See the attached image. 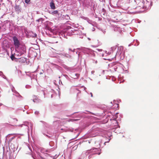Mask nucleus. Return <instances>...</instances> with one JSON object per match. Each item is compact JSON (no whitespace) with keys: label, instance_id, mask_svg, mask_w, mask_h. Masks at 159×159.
<instances>
[{"label":"nucleus","instance_id":"nucleus-1","mask_svg":"<svg viewBox=\"0 0 159 159\" xmlns=\"http://www.w3.org/2000/svg\"><path fill=\"white\" fill-rule=\"evenodd\" d=\"M12 40L16 51L15 56H19L24 54L26 52V49L25 46L22 45L20 40L16 36L12 37Z\"/></svg>","mask_w":159,"mask_h":159},{"label":"nucleus","instance_id":"nucleus-2","mask_svg":"<svg viewBox=\"0 0 159 159\" xmlns=\"http://www.w3.org/2000/svg\"><path fill=\"white\" fill-rule=\"evenodd\" d=\"M110 52L107 53L110 55L111 54H113L115 55L114 57H117L119 58L123 59L124 57V52L123 51V46L118 47L116 45L112 47L111 48Z\"/></svg>","mask_w":159,"mask_h":159},{"label":"nucleus","instance_id":"nucleus-3","mask_svg":"<svg viewBox=\"0 0 159 159\" xmlns=\"http://www.w3.org/2000/svg\"><path fill=\"white\" fill-rule=\"evenodd\" d=\"M138 3L137 6L134 8L135 9L140 10L142 9H143L144 10H148L150 9L152 5L151 2H148L147 0H146L144 3L143 1L142 2L140 0H138Z\"/></svg>","mask_w":159,"mask_h":159},{"label":"nucleus","instance_id":"nucleus-4","mask_svg":"<svg viewBox=\"0 0 159 159\" xmlns=\"http://www.w3.org/2000/svg\"><path fill=\"white\" fill-rule=\"evenodd\" d=\"M98 144L99 146H97L98 147V148H93L90 150H89L87 151L85 154L86 155H88L89 153H91L88 157L89 159H90L91 158L93 155L95 154L100 155L101 154V152H98L101 150L99 148L100 147V143H98Z\"/></svg>","mask_w":159,"mask_h":159},{"label":"nucleus","instance_id":"nucleus-5","mask_svg":"<svg viewBox=\"0 0 159 159\" xmlns=\"http://www.w3.org/2000/svg\"><path fill=\"white\" fill-rule=\"evenodd\" d=\"M77 32V30L73 29V30H71V31H69L67 32H65L61 33L59 37L61 38V36L62 37L68 39V36H71L74 34H78Z\"/></svg>","mask_w":159,"mask_h":159},{"label":"nucleus","instance_id":"nucleus-6","mask_svg":"<svg viewBox=\"0 0 159 159\" xmlns=\"http://www.w3.org/2000/svg\"><path fill=\"white\" fill-rule=\"evenodd\" d=\"M116 4L117 7H120L123 9L126 10L129 8L128 3H124L123 0H119Z\"/></svg>","mask_w":159,"mask_h":159},{"label":"nucleus","instance_id":"nucleus-7","mask_svg":"<svg viewBox=\"0 0 159 159\" xmlns=\"http://www.w3.org/2000/svg\"><path fill=\"white\" fill-rule=\"evenodd\" d=\"M23 123L24 124L19 125V126L22 127L23 125L25 126L28 129V132L30 130H31V131H32L33 124L32 123L27 121H24Z\"/></svg>","mask_w":159,"mask_h":159},{"label":"nucleus","instance_id":"nucleus-8","mask_svg":"<svg viewBox=\"0 0 159 159\" xmlns=\"http://www.w3.org/2000/svg\"><path fill=\"white\" fill-rule=\"evenodd\" d=\"M77 49L80 50L84 53L85 54L88 55L87 56L88 57L90 56V55L91 54L93 53L92 51L90 49L87 48L81 47L78 48Z\"/></svg>","mask_w":159,"mask_h":159},{"label":"nucleus","instance_id":"nucleus-9","mask_svg":"<svg viewBox=\"0 0 159 159\" xmlns=\"http://www.w3.org/2000/svg\"><path fill=\"white\" fill-rule=\"evenodd\" d=\"M109 4L111 6L114 8L117 7V3L118 0H109Z\"/></svg>","mask_w":159,"mask_h":159},{"label":"nucleus","instance_id":"nucleus-10","mask_svg":"<svg viewBox=\"0 0 159 159\" xmlns=\"http://www.w3.org/2000/svg\"><path fill=\"white\" fill-rule=\"evenodd\" d=\"M86 112H88L90 114H93V113H92V112L88 111H84L81 112H77V113H79V114L75 116V117L76 118H80L81 117H82L83 116H84V114H86L87 113ZM76 112H75L74 113V114H75V113H76Z\"/></svg>","mask_w":159,"mask_h":159},{"label":"nucleus","instance_id":"nucleus-11","mask_svg":"<svg viewBox=\"0 0 159 159\" xmlns=\"http://www.w3.org/2000/svg\"><path fill=\"white\" fill-rule=\"evenodd\" d=\"M11 90L12 92L13 93V95H15V96L18 97H22L20 94L15 90V89L13 86H12L11 87Z\"/></svg>","mask_w":159,"mask_h":159},{"label":"nucleus","instance_id":"nucleus-12","mask_svg":"<svg viewBox=\"0 0 159 159\" xmlns=\"http://www.w3.org/2000/svg\"><path fill=\"white\" fill-rule=\"evenodd\" d=\"M44 129H43L42 130L41 132L44 135H45L46 136L48 137V138H50L52 136V133H49L48 132H46L44 131Z\"/></svg>","mask_w":159,"mask_h":159},{"label":"nucleus","instance_id":"nucleus-13","mask_svg":"<svg viewBox=\"0 0 159 159\" xmlns=\"http://www.w3.org/2000/svg\"><path fill=\"white\" fill-rule=\"evenodd\" d=\"M20 56H16L17 57L16 59H20L19 61L21 62L22 63H24L25 62H27V60L28 59L26 58L23 57L20 58L19 57Z\"/></svg>","mask_w":159,"mask_h":159},{"label":"nucleus","instance_id":"nucleus-14","mask_svg":"<svg viewBox=\"0 0 159 159\" xmlns=\"http://www.w3.org/2000/svg\"><path fill=\"white\" fill-rule=\"evenodd\" d=\"M62 66L67 70L71 71L73 70V68L72 67H69L65 64H63Z\"/></svg>","mask_w":159,"mask_h":159},{"label":"nucleus","instance_id":"nucleus-15","mask_svg":"<svg viewBox=\"0 0 159 159\" xmlns=\"http://www.w3.org/2000/svg\"><path fill=\"white\" fill-rule=\"evenodd\" d=\"M15 10L17 12L18 14H19L21 11V8L19 5H16L15 7Z\"/></svg>","mask_w":159,"mask_h":159},{"label":"nucleus","instance_id":"nucleus-16","mask_svg":"<svg viewBox=\"0 0 159 159\" xmlns=\"http://www.w3.org/2000/svg\"><path fill=\"white\" fill-rule=\"evenodd\" d=\"M34 99L33 100V101L34 102L38 103L42 102V101L40 99L38 98L36 96H34Z\"/></svg>","mask_w":159,"mask_h":159},{"label":"nucleus","instance_id":"nucleus-17","mask_svg":"<svg viewBox=\"0 0 159 159\" xmlns=\"http://www.w3.org/2000/svg\"><path fill=\"white\" fill-rule=\"evenodd\" d=\"M49 145L51 147H53V148H56V144H55L54 142L51 141L50 142Z\"/></svg>","mask_w":159,"mask_h":159},{"label":"nucleus","instance_id":"nucleus-18","mask_svg":"<svg viewBox=\"0 0 159 159\" xmlns=\"http://www.w3.org/2000/svg\"><path fill=\"white\" fill-rule=\"evenodd\" d=\"M111 67H112L111 70H114L115 71H117V69L119 68V66H118V64H116V65H114V66H112Z\"/></svg>","mask_w":159,"mask_h":159},{"label":"nucleus","instance_id":"nucleus-19","mask_svg":"<svg viewBox=\"0 0 159 159\" xmlns=\"http://www.w3.org/2000/svg\"><path fill=\"white\" fill-rule=\"evenodd\" d=\"M50 6L51 7V8L53 9H54L56 8V7L55 6L54 3L52 1H51L50 3Z\"/></svg>","mask_w":159,"mask_h":159},{"label":"nucleus","instance_id":"nucleus-20","mask_svg":"<svg viewBox=\"0 0 159 159\" xmlns=\"http://www.w3.org/2000/svg\"><path fill=\"white\" fill-rule=\"evenodd\" d=\"M87 21L89 23L91 24L93 26H95L96 24V23L94 21H93L92 20H89V19Z\"/></svg>","mask_w":159,"mask_h":159},{"label":"nucleus","instance_id":"nucleus-21","mask_svg":"<svg viewBox=\"0 0 159 159\" xmlns=\"http://www.w3.org/2000/svg\"><path fill=\"white\" fill-rule=\"evenodd\" d=\"M80 120V119H69L67 120V121H68V122H70V121L73 122L74 121H76L78 120Z\"/></svg>","mask_w":159,"mask_h":159},{"label":"nucleus","instance_id":"nucleus-22","mask_svg":"<svg viewBox=\"0 0 159 159\" xmlns=\"http://www.w3.org/2000/svg\"><path fill=\"white\" fill-rule=\"evenodd\" d=\"M79 74L77 73H76L75 75H73L72 78L74 79H77L79 76Z\"/></svg>","mask_w":159,"mask_h":159},{"label":"nucleus","instance_id":"nucleus-23","mask_svg":"<svg viewBox=\"0 0 159 159\" xmlns=\"http://www.w3.org/2000/svg\"><path fill=\"white\" fill-rule=\"evenodd\" d=\"M30 35L33 37H36L37 34L35 33H34L33 32L31 31L30 33Z\"/></svg>","mask_w":159,"mask_h":159},{"label":"nucleus","instance_id":"nucleus-24","mask_svg":"<svg viewBox=\"0 0 159 159\" xmlns=\"http://www.w3.org/2000/svg\"><path fill=\"white\" fill-rule=\"evenodd\" d=\"M17 72H18V76L20 78H22L21 76H22L21 71L20 70H18L17 71Z\"/></svg>","mask_w":159,"mask_h":159},{"label":"nucleus","instance_id":"nucleus-25","mask_svg":"<svg viewBox=\"0 0 159 159\" xmlns=\"http://www.w3.org/2000/svg\"><path fill=\"white\" fill-rule=\"evenodd\" d=\"M63 56L67 58H71V56L69 54L67 53H64L63 54Z\"/></svg>","mask_w":159,"mask_h":159},{"label":"nucleus","instance_id":"nucleus-26","mask_svg":"<svg viewBox=\"0 0 159 159\" xmlns=\"http://www.w3.org/2000/svg\"><path fill=\"white\" fill-rule=\"evenodd\" d=\"M40 122H41L44 125V127H48V125L47 124V123H46L45 122H44L43 121H40Z\"/></svg>","mask_w":159,"mask_h":159},{"label":"nucleus","instance_id":"nucleus-27","mask_svg":"<svg viewBox=\"0 0 159 159\" xmlns=\"http://www.w3.org/2000/svg\"><path fill=\"white\" fill-rule=\"evenodd\" d=\"M46 156L47 157V158L46 159H53V158L51 157L49 154L46 153L45 154Z\"/></svg>","mask_w":159,"mask_h":159},{"label":"nucleus","instance_id":"nucleus-28","mask_svg":"<svg viewBox=\"0 0 159 159\" xmlns=\"http://www.w3.org/2000/svg\"><path fill=\"white\" fill-rule=\"evenodd\" d=\"M40 152L42 153H44L45 155L46 156V154L45 153V152H47V151L45 149H43V148H42V149H40Z\"/></svg>","mask_w":159,"mask_h":159},{"label":"nucleus","instance_id":"nucleus-29","mask_svg":"<svg viewBox=\"0 0 159 159\" xmlns=\"http://www.w3.org/2000/svg\"><path fill=\"white\" fill-rule=\"evenodd\" d=\"M17 57L15 56H15L13 55H12L11 56V58L12 60H13L14 59H16Z\"/></svg>","mask_w":159,"mask_h":159},{"label":"nucleus","instance_id":"nucleus-30","mask_svg":"<svg viewBox=\"0 0 159 159\" xmlns=\"http://www.w3.org/2000/svg\"><path fill=\"white\" fill-rule=\"evenodd\" d=\"M58 11L57 10H55L52 12L51 14L53 15H56V14L58 13Z\"/></svg>","mask_w":159,"mask_h":159},{"label":"nucleus","instance_id":"nucleus-31","mask_svg":"<svg viewBox=\"0 0 159 159\" xmlns=\"http://www.w3.org/2000/svg\"><path fill=\"white\" fill-rule=\"evenodd\" d=\"M93 129L92 131L91 132V134H90V135H91L92 137H95V136H96L98 134H93Z\"/></svg>","mask_w":159,"mask_h":159},{"label":"nucleus","instance_id":"nucleus-32","mask_svg":"<svg viewBox=\"0 0 159 159\" xmlns=\"http://www.w3.org/2000/svg\"><path fill=\"white\" fill-rule=\"evenodd\" d=\"M30 0H24V1L25 3L27 4H30Z\"/></svg>","mask_w":159,"mask_h":159},{"label":"nucleus","instance_id":"nucleus-33","mask_svg":"<svg viewBox=\"0 0 159 159\" xmlns=\"http://www.w3.org/2000/svg\"><path fill=\"white\" fill-rule=\"evenodd\" d=\"M104 53H102V57H104L105 55H108V54H106V53H107V51H104Z\"/></svg>","mask_w":159,"mask_h":159},{"label":"nucleus","instance_id":"nucleus-34","mask_svg":"<svg viewBox=\"0 0 159 159\" xmlns=\"http://www.w3.org/2000/svg\"><path fill=\"white\" fill-rule=\"evenodd\" d=\"M63 75L64 76V77H65L67 80H69V79L70 78L67 75H66V74H64V75Z\"/></svg>","mask_w":159,"mask_h":159},{"label":"nucleus","instance_id":"nucleus-35","mask_svg":"<svg viewBox=\"0 0 159 159\" xmlns=\"http://www.w3.org/2000/svg\"><path fill=\"white\" fill-rule=\"evenodd\" d=\"M28 148H29V150H30V151L31 152H32V150L33 149V148H31L30 146H28Z\"/></svg>","mask_w":159,"mask_h":159},{"label":"nucleus","instance_id":"nucleus-36","mask_svg":"<svg viewBox=\"0 0 159 159\" xmlns=\"http://www.w3.org/2000/svg\"><path fill=\"white\" fill-rule=\"evenodd\" d=\"M109 8V10L112 12H114L115 11V10L114 9H111L110 7Z\"/></svg>","mask_w":159,"mask_h":159},{"label":"nucleus","instance_id":"nucleus-37","mask_svg":"<svg viewBox=\"0 0 159 159\" xmlns=\"http://www.w3.org/2000/svg\"><path fill=\"white\" fill-rule=\"evenodd\" d=\"M117 118L116 117V116H115V117L114 118L113 120L114 119V121H115V123L116 124V125H117L118 124H117V121H116V118Z\"/></svg>","mask_w":159,"mask_h":159},{"label":"nucleus","instance_id":"nucleus-38","mask_svg":"<svg viewBox=\"0 0 159 159\" xmlns=\"http://www.w3.org/2000/svg\"><path fill=\"white\" fill-rule=\"evenodd\" d=\"M25 87L27 89H30L31 88V86L29 85H27L25 86Z\"/></svg>","mask_w":159,"mask_h":159},{"label":"nucleus","instance_id":"nucleus-39","mask_svg":"<svg viewBox=\"0 0 159 159\" xmlns=\"http://www.w3.org/2000/svg\"><path fill=\"white\" fill-rule=\"evenodd\" d=\"M134 41H136V42L137 43V44H136V45L135 44V45H136V46H138V45H139V41H138L137 40H134Z\"/></svg>","mask_w":159,"mask_h":159},{"label":"nucleus","instance_id":"nucleus-40","mask_svg":"<svg viewBox=\"0 0 159 159\" xmlns=\"http://www.w3.org/2000/svg\"><path fill=\"white\" fill-rule=\"evenodd\" d=\"M34 114L36 115H38L39 114V111H35Z\"/></svg>","mask_w":159,"mask_h":159},{"label":"nucleus","instance_id":"nucleus-41","mask_svg":"<svg viewBox=\"0 0 159 159\" xmlns=\"http://www.w3.org/2000/svg\"><path fill=\"white\" fill-rule=\"evenodd\" d=\"M66 19L68 20V19H69V18H70V17L69 16L67 15H66Z\"/></svg>","mask_w":159,"mask_h":159},{"label":"nucleus","instance_id":"nucleus-42","mask_svg":"<svg viewBox=\"0 0 159 159\" xmlns=\"http://www.w3.org/2000/svg\"><path fill=\"white\" fill-rule=\"evenodd\" d=\"M83 18L84 19L86 20H87L89 19V18L88 17H83Z\"/></svg>","mask_w":159,"mask_h":159},{"label":"nucleus","instance_id":"nucleus-43","mask_svg":"<svg viewBox=\"0 0 159 159\" xmlns=\"http://www.w3.org/2000/svg\"><path fill=\"white\" fill-rule=\"evenodd\" d=\"M100 30H102L103 33L104 34L106 33V31L105 30H102L101 29H100Z\"/></svg>","mask_w":159,"mask_h":159},{"label":"nucleus","instance_id":"nucleus-44","mask_svg":"<svg viewBox=\"0 0 159 159\" xmlns=\"http://www.w3.org/2000/svg\"><path fill=\"white\" fill-rule=\"evenodd\" d=\"M38 155L41 158L43 159V158L41 157V154L40 153H38Z\"/></svg>","mask_w":159,"mask_h":159},{"label":"nucleus","instance_id":"nucleus-45","mask_svg":"<svg viewBox=\"0 0 159 159\" xmlns=\"http://www.w3.org/2000/svg\"><path fill=\"white\" fill-rule=\"evenodd\" d=\"M93 62L95 64H97V60H93Z\"/></svg>","mask_w":159,"mask_h":159},{"label":"nucleus","instance_id":"nucleus-46","mask_svg":"<svg viewBox=\"0 0 159 159\" xmlns=\"http://www.w3.org/2000/svg\"><path fill=\"white\" fill-rule=\"evenodd\" d=\"M97 50L99 52L102 51V49H97Z\"/></svg>","mask_w":159,"mask_h":159},{"label":"nucleus","instance_id":"nucleus-47","mask_svg":"<svg viewBox=\"0 0 159 159\" xmlns=\"http://www.w3.org/2000/svg\"><path fill=\"white\" fill-rule=\"evenodd\" d=\"M50 91L52 93H54V90L52 89H51V91Z\"/></svg>","mask_w":159,"mask_h":159},{"label":"nucleus","instance_id":"nucleus-48","mask_svg":"<svg viewBox=\"0 0 159 159\" xmlns=\"http://www.w3.org/2000/svg\"><path fill=\"white\" fill-rule=\"evenodd\" d=\"M2 74H3V73H2V72L0 71V75H1Z\"/></svg>","mask_w":159,"mask_h":159},{"label":"nucleus","instance_id":"nucleus-49","mask_svg":"<svg viewBox=\"0 0 159 159\" xmlns=\"http://www.w3.org/2000/svg\"><path fill=\"white\" fill-rule=\"evenodd\" d=\"M43 70H42V72H40V73H39V74H40V75L42 74H43Z\"/></svg>","mask_w":159,"mask_h":159},{"label":"nucleus","instance_id":"nucleus-50","mask_svg":"<svg viewBox=\"0 0 159 159\" xmlns=\"http://www.w3.org/2000/svg\"><path fill=\"white\" fill-rule=\"evenodd\" d=\"M54 95L53 94H51V98H52L53 97V96Z\"/></svg>","mask_w":159,"mask_h":159},{"label":"nucleus","instance_id":"nucleus-51","mask_svg":"<svg viewBox=\"0 0 159 159\" xmlns=\"http://www.w3.org/2000/svg\"><path fill=\"white\" fill-rule=\"evenodd\" d=\"M110 140V139L109 140V141H108V142H105L104 143V144H105V143H107V142H109V141Z\"/></svg>","mask_w":159,"mask_h":159},{"label":"nucleus","instance_id":"nucleus-52","mask_svg":"<svg viewBox=\"0 0 159 159\" xmlns=\"http://www.w3.org/2000/svg\"><path fill=\"white\" fill-rule=\"evenodd\" d=\"M101 2H105V0H99Z\"/></svg>","mask_w":159,"mask_h":159},{"label":"nucleus","instance_id":"nucleus-53","mask_svg":"<svg viewBox=\"0 0 159 159\" xmlns=\"http://www.w3.org/2000/svg\"><path fill=\"white\" fill-rule=\"evenodd\" d=\"M32 157H33V158L34 159H37L36 158H35V157H34V156H32Z\"/></svg>","mask_w":159,"mask_h":159},{"label":"nucleus","instance_id":"nucleus-54","mask_svg":"<svg viewBox=\"0 0 159 159\" xmlns=\"http://www.w3.org/2000/svg\"><path fill=\"white\" fill-rule=\"evenodd\" d=\"M42 92H43V93L44 95L45 96V92L44 91H42Z\"/></svg>","mask_w":159,"mask_h":159},{"label":"nucleus","instance_id":"nucleus-55","mask_svg":"<svg viewBox=\"0 0 159 159\" xmlns=\"http://www.w3.org/2000/svg\"><path fill=\"white\" fill-rule=\"evenodd\" d=\"M71 50H72L71 48H69V51H71Z\"/></svg>","mask_w":159,"mask_h":159},{"label":"nucleus","instance_id":"nucleus-56","mask_svg":"<svg viewBox=\"0 0 159 159\" xmlns=\"http://www.w3.org/2000/svg\"><path fill=\"white\" fill-rule=\"evenodd\" d=\"M71 51L73 52H75V49H74L73 50H71Z\"/></svg>","mask_w":159,"mask_h":159},{"label":"nucleus","instance_id":"nucleus-57","mask_svg":"<svg viewBox=\"0 0 159 159\" xmlns=\"http://www.w3.org/2000/svg\"><path fill=\"white\" fill-rule=\"evenodd\" d=\"M95 30V28H93V29H92V31H94Z\"/></svg>","mask_w":159,"mask_h":159},{"label":"nucleus","instance_id":"nucleus-58","mask_svg":"<svg viewBox=\"0 0 159 159\" xmlns=\"http://www.w3.org/2000/svg\"><path fill=\"white\" fill-rule=\"evenodd\" d=\"M112 65H113V64H109V65L110 66H112Z\"/></svg>","mask_w":159,"mask_h":159},{"label":"nucleus","instance_id":"nucleus-59","mask_svg":"<svg viewBox=\"0 0 159 159\" xmlns=\"http://www.w3.org/2000/svg\"><path fill=\"white\" fill-rule=\"evenodd\" d=\"M90 94H91V97H93V94H92V93H90Z\"/></svg>","mask_w":159,"mask_h":159},{"label":"nucleus","instance_id":"nucleus-60","mask_svg":"<svg viewBox=\"0 0 159 159\" xmlns=\"http://www.w3.org/2000/svg\"><path fill=\"white\" fill-rule=\"evenodd\" d=\"M3 105V104L2 103H0V106H1L2 105Z\"/></svg>","mask_w":159,"mask_h":159},{"label":"nucleus","instance_id":"nucleus-61","mask_svg":"<svg viewBox=\"0 0 159 159\" xmlns=\"http://www.w3.org/2000/svg\"><path fill=\"white\" fill-rule=\"evenodd\" d=\"M100 81H99L98 83V84H100Z\"/></svg>","mask_w":159,"mask_h":159},{"label":"nucleus","instance_id":"nucleus-62","mask_svg":"<svg viewBox=\"0 0 159 159\" xmlns=\"http://www.w3.org/2000/svg\"><path fill=\"white\" fill-rule=\"evenodd\" d=\"M94 72V71H92L91 72H92V73H93Z\"/></svg>","mask_w":159,"mask_h":159},{"label":"nucleus","instance_id":"nucleus-63","mask_svg":"<svg viewBox=\"0 0 159 159\" xmlns=\"http://www.w3.org/2000/svg\"><path fill=\"white\" fill-rule=\"evenodd\" d=\"M88 39L89 40H90V39L89 38H88Z\"/></svg>","mask_w":159,"mask_h":159},{"label":"nucleus","instance_id":"nucleus-64","mask_svg":"<svg viewBox=\"0 0 159 159\" xmlns=\"http://www.w3.org/2000/svg\"><path fill=\"white\" fill-rule=\"evenodd\" d=\"M99 44H98V45H97L95 46V47H97L98 46H99Z\"/></svg>","mask_w":159,"mask_h":159}]
</instances>
